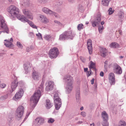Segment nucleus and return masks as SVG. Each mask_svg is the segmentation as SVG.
<instances>
[{"mask_svg":"<svg viewBox=\"0 0 126 126\" xmlns=\"http://www.w3.org/2000/svg\"><path fill=\"white\" fill-rule=\"evenodd\" d=\"M44 83L43 81H42L39 88L36 90L30 99V101L33 103L31 108L32 110L34 109L39 101L41 96V91L42 92L43 90Z\"/></svg>","mask_w":126,"mask_h":126,"instance_id":"nucleus-1","label":"nucleus"},{"mask_svg":"<svg viewBox=\"0 0 126 126\" xmlns=\"http://www.w3.org/2000/svg\"><path fill=\"white\" fill-rule=\"evenodd\" d=\"M66 84V92L68 94L71 93L73 89L74 80L73 78L69 75L64 76L63 78Z\"/></svg>","mask_w":126,"mask_h":126,"instance_id":"nucleus-2","label":"nucleus"},{"mask_svg":"<svg viewBox=\"0 0 126 126\" xmlns=\"http://www.w3.org/2000/svg\"><path fill=\"white\" fill-rule=\"evenodd\" d=\"M75 35V34L72 33V31H66L60 35L59 39L61 40L68 39L72 40Z\"/></svg>","mask_w":126,"mask_h":126,"instance_id":"nucleus-3","label":"nucleus"},{"mask_svg":"<svg viewBox=\"0 0 126 126\" xmlns=\"http://www.w3.org/2000/svg\"><path fill=\"white\" fill-rule=\"evenodd\" d=\"M8 11L11 15L16 16L17 18V16L19 15H21L20 14H18L19 10L16 6L14 5H11L8 8Z\"/></svg>","mask_w":126,"mask_h":126,"instance_id":"nucleus-4","label":"nucleus"},{"mask_svg":"<svg viewBox=\"0 0 126 126\" xmlns=\"http://www.w3.org/2000/svg\"><path fill=\"white\" fill-rule=\"evenodd\" d=\"M54 100L55 109L58 110L61 107L62 102L61 99L59 97L58 94L56 93L54 95Z\"/></svg>","mask_w":126,"mask_h":126,"instance_id":"nucleus-5","label":"nucleus"},{"mask_svg":"<svg viewBox=\"0 0 126 126\" xmlns=\"http://www.w3.org/2000/svg\"><path fill=\"white\" fill-rule=\"evenodd\" d=\"M24 112V108L22 106H19L17 109L15 113V117L16 119L19 120L22 117Z\"/></svg>","mask_w":126,"mask_h":126,"instance_id":"nucleus-6","label":"nucleus"},{"mask_svg":"<svg viewBox=\"0 0 126 126\" xmlns=\"http://www.w3.org/2000/svg\"><path fill=\"white\" fill-rule=\"evenodd\" d=\"M18 18L19 20L24 22H27L29 25L32 28L35 29L37 28L36 26L32 22L29 21L23 15H19L18 16Z\"/></svg>","mask_w":126,"mask_h":126,"instance_id":"nucleus-7","label":"nucleus"},{"mask_svg":"<svg viewBox=\"0 0 126 126\" xmlns=\"http://www.w3.org/2000/svg\"><path fill=\"white\" fill-rule=\"evenodd\" d=\"M59 54L58 50L57 48L54 47L50 49L49 51V57L51 59L56 58Z\"/></svg>","mask_w":126,"mask_h":126,"instance_id":"nucleus-8","label":"nucleus"},{"mask_svg":"<svg viewBox=\"0 0 126 126\" xmlns=\"http://www.w3.org/2000/svg\"><path fill=\"white\" fill-rule=\"evenodd\" d=\"M101 20V16L100 14L98 13L96 17L91 22L92 26L93 27H96L97 25H99Z\"/></svg>","mask_w":126,"mask_h":126,"instance_id":"nucleus-9","label":"nucleus"},{"mask_svg":"<svg viewBox=\"0 0 126 126\" xmlns=\"http://www.w3.org/2000/svg\"><path fill=\"white\" fill-rule=\"evenodd\" d=\"M113 71L117 74H120L122 73V69L120 66L117 64H115L113 65Z\"/></svg>","mask_w":126,"mask_h":126,"instance_id":"nucleus-10","label":"nucleus"},{"mask_svg":"<svg viewBox=\"0 0 126 126\" xmlns=\"http://www.w3.org/2000/svg\"><path fill=\"white\" fill-rule=\"evenodd\" d=\"M24 92L23 89H20L15 94L13 99L14 100H16L21 98Z\"/></svg>","mask_w":126,"mask_h":126,"instance_id":"nucleus-11","label":"nucleus"},{"mask_svg":"<svg viewBox=\"0 0 126 126\" xmlns=\"http://www.w3.org/2000/svg\"><path fill=\"white\" fill-rule=\"evenodd\" d=\"M42 11L45 13L49 15H54L56 17H58V14L55 13V12L52 11L51 10L47 8L46 7H44L42 9Z\"/></svg>","mask_w":126,"mask_h":126,"instance_id":"nucleus-12","label":"nucleus"},{"mask_svg":"<svg viewBox=\"0 0 126 126\" xmlns=\"http://www.w3.org/2000/svg\"><path fill=\"white\" fill-rule=\"evenodd\" d=\"M109 78L110 84L111 85L114 84L115 82V76L113 73H111L109 74Z\"/></svg>","mask_w":126,"mask_h":126,"instance_id":"nucleus-13","label":"nucleus"},{"mask_svg":"<svg viewBox=\"0 0 126 126\" xmlns=\"http://www.w3.org/2000/svg\"><path fill=\"white\" fill-rule=\"evenodd\" d=\"M23 12L24 15L27 17L32 20V19L33 16L32 14L27 9H23Z\"/></svg>","mask_w":126,"mask_h":126,"instance_id":"nucleus-14","label":"nucleus"},{"mask_svg":"<svg viewBox=\"0 0 126 126\" xmlns=\"http://www.w3.org/2000/svg\"><path fill=\"white\" fill-rule=\"evenodd\" d=\"M44 119L41 117H38L36 119L34 122L33 124L36 126L42 124L44 122Z\"/></svg>","mask_w":126,"mask_h":126,"instance_id":"nucleus-15","label":"nucleus"},{"mask_svg":"<svg viewBox=\"0 0 126 126\" xmlns=\"http://www.w3.org/2000/svg\"><path fill=\"white\" fill-rule=\"evenodd\" d=\"M47 84L46 88V90L47 91H49L52 90L53 88L54 83L53 81H49L47 82Z\"/></svg>","mask_w":126,"mask_h":126,"instance_id":"nucleus-16","label":"nucleus"},{"mask_svg":"<svg viewBox=\"0 0 126 126\" xmlns=\"http://www.w3.org/2000/svg\"><path fill=\"white\" fill-rule=\"evenodd\" d=\"M87 48L89 52V53L91 54H92V52L93 47L92 41L90 39L88 40L87 42Z\"/></svg>","mask_w":126,"mask_h":126,"instance_id":"nucleus-17","label":"nucleus"},{"mask_svg":"<svg viewBox=\"0 0 126 126\" xmlns=\"http://www.w3.org/2000/svg\"><path fill=\"white\" fill-rule=\"evenodd\" d=\"M0 22L1 28L7 27L6 22L3 17L0 15Z\"/></svg>","mask_w":126,"mask_h":126,"instance_id":"nucleus-18","label":"nucleus"},{"mask_svg":"<svg viewBox=\"0 0 126 126\" xmlns=\"http://www.w3.org/2000/svg\"><path fill=\"white\" fill-rule=\"evenodd\" d=\"M32 77L33 79L35 80H38L40 78V76L38 72L35 71L33 72Z\"/></svg>","mask_w":126,"mask_h":126,"instance_id":"nucleus-19","label":"nucleus"},{"mask_svg":"<svg viewBox=\"0 0 126 126\" xmlns=\"http://www.w3.org/2000/svg\"><path fill=\"white\" fill-rule=\"evenodd\" d=\"M18 84V82L16 80H15L12 82L11 86L12 92L15 90Z\"/></svg>","mask_w":126,"mask_h":126,"instance_id":"nucleus-20","label":"nucleus"},{"mask_svg":"<svg viewBox=\"0 0 126 126\" xmlns=\"http://www.w3.org/2000/svg\"><path fill=\"white\" fill-rule=\"evenodd\" d=\"M4 41L6 42H4V45L6 47L10 48H12L14 47V45L12 43L10 42L9 40L6 39Z\"/></svg>","mask_w":126,"mask_h":126,"instance_id":"nucleus-21","label":"nucleus"},{"mask_svg":"<svg viewBox=\"0 0 126 126\" xmlns=\"http://www.w3.org/2000/svg\"><path fill=\"white\" fill-rule=\"evenodd\" d=\"M101 118L103 120H108V116L105 111H104L102 112L101 113Z\"/></svg>","mask_w":126,"mask_h":126,"instance_id":"nucleus-22","label":"nucleus"},{"mask_svg":"<svg viewBox=\"0 0 126 126\" xmlns=\"http://www.w3.org/2000/svg\"><path fill=\"white\" fill-rule=\"evenodd\" d=\"M46 104L45 107L47 109H49L53 106V104L51 103L49 100H47L46 101Z\"/></svg>","mask_w":126,"mask_h":126,"instance_id":"nucleus-23","label":"nucleus"},{"mask_svg":"<svg viewBox=\"0 0 126 126\" xmlns=\"http://www.w3.org/2000/svg\"><path fill=\"white\" fill-rule=\"evenodd\" d=\"M40 17L41 19V20L43 22L46 23L48 22V20L46 16L41 15L40 16Z\"/></svg>","mask_w":126,"mask_h":126,"instance_id":"nucleus-24","label":"nucleus"},{"mask_svg":"<svg viewBox=\"0 0 126 126\" xmlns=\"http://www.w3.org/2000/svg\"><path fill=\"white\" fill-rule=\"evenodd\" d=\"M110 47L112 48H118L119 47V45L117 43L114 42L111 43L110 45Z\"/></svg>","mask_w":126,"mask_h":126,"instance_id":"nucleus-25","label":"nucleus"},{"mask_svg":"<svg viewBox=\"0 0 126 126\" xmlns=\"http://www.w3.org/2000/svg\"><path fill=\"white\" fill-rule=\"evenodd\" d=\"M107 52V51L106 48L103 49L101 52V55L103 57H105L106 55V53Z\"/></svg>","mask_w":126,"mask_h":126,"instance_id":"nucleus-26","label":"nucleus"},{"mask_svg":"<svg viewBox=\"0 0 126 126\" xmlns=\"http://www.w3.org/2000/svg\"><path fill=\"white\" fill-rule=\"evenodd\" d=\"M79 90L77 91L76 94V98L77 102H78L80 100V97L79 96Z\"/></svg>","mask_w":126,"mask_h":126,"instance_id":"nucleus-27","label":"nucleus"},{"mask_svg":"<svg viewBox=\"0 0 126 126\" xmlns=\"http://www.w3.org/2000/svg\"><path fill=\"white\" fill-rule=\"evenodd\" d=\"M90 64L89 66V68H92L94 70H96V69L95 67V64L92 61L90 62Z\"/></svg>","mask_w":126,"mask_h":126,"instance_id":"nucleus-28","label":"nucleus"},{"mask_svg":"<svg viewBox=\"0 0 126 126\" xmlns=\"http://www.w3.org/2000/svg\"><path fill=\"white\" fill-rule=\"evenodd\" d=\"M1 30H4V31H2V32L4 33L5 32H6L7 34H8L9 33V29H8V27H6L5 28H1Z\"/></svg>","mask_w":126,"mask_h":126,"instance_id":"nucleus-29","label":"nucleus"},{"mask_svg":"<svg viewBox=\"0 0 126 126\" xmlns=\"http://www.w3.org/2000/svg\"><path fill=\"white\" fill-rule=\"evenodd\" d=\"M118 126H126V123L124 120L120 121L119 122Z\"/></svg>","mask_w":126,"mask_h":126,"instance_id":"nucleus-30","label":"nucleus"},{"mask_svg":"<svg viewBox=\"0 0 126 126\" xmlns=\"http://www.w3.org/2000/svg\"><path fill=\"white\" fill-rule=\"evenodd\" d=\"M108 121V120H103L102 123L103 126H108L109 125V124Z\"/></svg>","mask_w":126,"mask_h":126,"instance_id":"nucleus-31","label":"nucleus"},{"mask_svg":"<svg viewBox=\"0 0 126 126\" xmlns=\"http://www.w3.org/2000/svg\"><path fill=\"white\" fill-rule=\"evenodd\" d=\"M84 25L82 24H79L77 26V29L78 30L80 31L81 29H83L84 28Z\"/></svg>","mask_w":126,"mask_h":126,"instance_id":"nucleus-32","label":"nucleus"},{"mask_svg":"<svg viewBox=\"0 0 126 126\" xmlns=\"http://www.w3.org/2000/svg\"><path fill=\"white\" fill-rule=\"evenodd\" d=\"M109 2L105 0H102V4L105 6H107L108 5Z\"/></svg>","mask_w":126,"mask_h":126,"instance_id":"nucleus-33","label":"nucleus"},{"mask_svg":"<svg viewBox=\"0 0 126 126\" xmlns=\"http://www.w3.org/2000/svg\"><path fill=\"white\" fill-rule=\"evenodd\" d=\"M114 10H112L111 8H110L108 10V12H109V14L110 15L113 14L114 12Z\"/></svg>","mask_w":126,"mask_h":126,"instance_id":"nucleus-34","label":"nucleus"},{"mask_svg":"<svg viewBox=\"0 0 126 126\" xmlns=\"http://www.w3.org/2000/svg\"><path fill=\"white\" fill-rule=\"evenodd\" d=\"M124 13L121 12H120L119 13V16L121 18V21H122V19L124 17Z\"/></svg>","mask_w":126,"mask_h":126,"instance_id":"nucleus-35","label":"nucleus"},{"mask_svg":"<svg viewBox=\"0 0 126 126\" xmlns=\"http://www.w3.org/2000/svg\"><path fill=\"white\" fill-rule=\"evenodd\" d=\"M104 29V27L103 26H99L98 28V30L100 33H102V31Z\"/></svg>","mask_w":126,"mask_h":126,"instance_id":"nucleus-36","label":"nucleus"},{"mask_svg":"<svg viewBox=\"0 0 126 126\" xmlns=\"http://www.w3.org/2000/svg\"><path fill=\"white\" fill-rule=\"evenodd\" d=\"M16 45L18 47L20 48L21 49L22 48L23 46L20 42H17Z\"/></svg>","mask_w":126,"mask_h":126,"instance_id":"nucleus-37","label":"nucleus"},{"mask_svg":"<svg viewBox=\"0 0 126 126\" xmlns=\"http://www.w3.org/2000/svg\"><path fill=\"white\" fill-rule=\"evenodd\" d=\"M54 119L51 118H50L48 119L47 122L49 123H52L54 121Z\"/></svg>","mask_w":126,"mask_h":126,"instance_id":"nucleus-38","label":"nucleus"},{"mask_svg":"<svg viewBox=\"0 0 126 126\" xmlns=\"http://www.w3.org/2000/svg\"><path fill=\"white\" fill-rule=\"evenodd\" d=\"M54 22L55 23L59 26H63V24L58 21L55 20L54 21Z\"/></svg>","mask_w":126,"mask_h":126,"instance_id":"nucleus-39","label":"nucleus"},{"mask_svg":"<svg viewBox=\"0 0 126 126\" xmlns=\"http://www.w3.org/2000/svg\"><path fill=\"white\" fill-rule=\"evenodd\" d=\"M51 37L49 35H46L44 36L45 38L47 40H48Z\"/></svg>","mask_w":126,"mask_h":126,"instance_id":"nucleus-40","label":"nucleus"},{"mask_svg":"<svg viewBox=\"0 0 126 126\" xmlns=\"http://www.w3.org/2000/svg\"><path fill=\"white\" fill-rule=\"evenodd\" d=\"M6 86V85L5 83H2L0 84V86L1 88H4Z\"/></svg>","mask_w":126,"mask_h":126,"instance_id":"nucleus-41","label":"nucleus"},{"mask_svg":"<svg viewBox=\"0 0 126 126\" xmlns=\"http://www.w3.org/2000/svg\"><path fill=\"white\" fill-rule=\"evenodd\" d=\"M92 68H90L89 71H87L88 73L87 74V76L88 77L92 73L91 69Z\"/></svg>","mask_w":126,"mask_h":126,"instance_id":"nucleus-42","label":"nucleus"},{"mask_svg":"<svg viewBox=\"0 0 126 126\" xmlns=\"http://www.w3.org/2000/svg\"><path fill=\"white\" fill-rule=\"evenodd\" d=\"M36 35L40 39L42 38V35L40 33H38V34H36Z\"/></svg>","mask_w":126,"mask_h":126,"instance_id":"nucleus-43","label":"nucleus"},{"mask_svg":"<svg viewBox=\"0 0 126 126\" xmlns=\"http://www.w3.org/2000/svg\"><path fill=\"white\" fill-rule=\"evenodd\" d=\"M47 0H38L39 2L44 3L47 2Z\"/></svg>","mask_w":126,"mask_h":126,"instance_id":"nucleus-44","label":"nucleus"},{"mask_svg":"<svg viewBox=\"0 0 126 126\" xmlns=\"http://www.w3.org/2000/svg\"><path fill=\"white\" fill-rule=\"evenodd\" d=\"M30 113V112H29V113H28V114H27L26 115V116L25 118H24V120L23 121V122L24 121H25L26 120V119L28 118V116L29 115Z\"/></svg>","mask_w":126,"mask_h":126,"instance_id":"nucleus-45","label":"nucleus"},{"mask_svg":"<svg viewBox=\"0 0 126 126\" xmlns=\"http://www.w3.org/2000/svg\"><path fill=\"white\" fill-rule=\"evenodd\" d=\"M18 85H19V86L21 87L22 86L23 83L22 82L20 81L19 82H18Z\"/></svg>","mask_w":126,"mask_h":126,"instance_id":"nucleus-46","label":"nucleus"},{"mask_svg":"<svg viewBox=\"0 0 126 126\" xmlns=\"http://www.w3.org/2000/svg\"><path fill=\"white\" fill-rule=\"evenodd\" d=\"M81 115L83 117H85L86 116V113L84 112L83 111L81 113Z\"/></svg>","mask_w":126,"mask_h":126,"instance_id":"nucleus-47","label":"nucleus"},{"mask_svg":"<svg viewBox=\"0 0 126 126\" xmlns=\"http://www.w3.org/2000/svg\"><path fill=\"white\" fill-rule=\"evenodd\" d=\"M24 67L25 70H27L28 69V67L26 64H24Z\"/></svg>","mask_w":126,"mask_h":126,"instance_id":"nucleus-48","label":"nucleus"},{"mask_svg":"<svg viewBox=\"0 0 126 126\" xmlns=\"http://www.w3.org/2000/svg\"><path fill=\"white\" fill-rule=\"evenodd\" d=\"M100 75L101 77H103L104 75V73L102 71L101 72L100 74Z\"/></svg>","mask_w":126,"mask_h":126,"instance_id":"nucleus-49","label":"nucleus"},{"mask_svg":"<svg viewBox=\"0 0 126 126\" xmlns=\"http://www.w3.org/2000/svg\"><path fill=\"white\" fill-rule=\"evenodd\" d=\"M29 35L31 37H33V33L32 32H30L29 33Z\"/></svg>","mask_w":126,"mask_h":126,"instance_id":"nucleus-50","label":"nucleus"},{"mask_svg":"<svg viewBox=\"0 0 126 126\" xmlns=\"http://www.w3.org/2000/svg\"><path fill=\"white\" fill-rule=\"evenodd\" d=\"M107 63H108V61H106L105 62V65L104 67H106L107 66Z\"/></svg>","mask_w":126,"mask_h":126,"instance_id":"nucleus-51","label":"nucleus"},{"mask_svg":"<svg viewBox=\"0 0 126 126\" xmlns=\"http://www.w3.org/2000/svg\"><path fill=\"white\" fill-rule=\"evenodd\" d=\"M94 78H93L91 81V84H93L94 83Z\"/></svg>","mask_w":126,"mask_h":126,"instance_id":"nucleus-52","label":"nucleus"},{"mask_svg":"<svg viewBox=\"0 0 126 126\" xmlns=\"http://www.w3.org/2000/svg\"><path fill=\"white\" fill-rule=\"evenodd\" d=\"M30 48L29 47H27L26 49V51L28 52H29L30 51Z\"/></svg>","mask_w":126,"mask_h":126,"instance_id":"nucleus-53","label":"nucleus"},{"mask_svg":"<svg viewBox=\"0 0 126 126\" xmlns=\"http://www.w3.org/2000/svg\"><path fill=\"white\" fill-rule=\"evenodd\" d=\"M118 32L119 33V34L120 35H122V32L121 30H119Z\"/></svg>","mask_w":126,"mask_h":126,"instance_id":"nucleus-54","label":"nucleus"},{"mask_svg":"<svg viewBox=\"0 0 126 126\" xmlns=\"http://www.w3.org/2000/svg\"><path fill=\"white\" fill-rule=\"evenodd\" d=\"M88 70V69L87 68H84V71L85 72H87Z\"/></svg>","mask_w":126,"mask_h":126,"instance_id":"nucleus-55","label":"nucleus"},{"mask_svg":"<svg viewBox=\"0 0 126 126\" xmlns=\"http://www.w3.org/2000/svg\"><path fill=\"white\" fill-rule=\"evenodd\" d=\"M9 41H10V42H11L12 43L13 41V39H12V38H10V40H9Z\"/></svg>","mask_w":126,"mask_h":126,"instance_id":"nucleus-56","label":"nucleus"},{"mask_svg":"<svg viewBox=\"0 0 126 126\" xmlns=\"http://www.w3.org/2000/svg\"><path fill=\"white\" fill-rule=\"evenodd\" d=\"M83 122L82 121H79L77 122V124H81Z\"/></svg>","mask_w":126,"mask_h":126,"instance_id":"nucleus-57","label":"nucleus"},{"mask_svg":"<svg viewBox=\"0 0 126 126\" xmlns=\"http://www.w3.org/2000/svg\"><path fill=\"white\" fill-rule=\"evenodd\" d=\"M30 49H33L34 48L32 46H30Z\"/></svg>","mask_w":126,"mask_h":126,"instance_id":"nucleus-58","label":"nucleus"},{"mask_svg":"<svg viewBox=\"0 0 126 126\" xmlns=\"http://www.w3.org/2000/svg\"><path fill=\"white\" fill-rule=\"evenodd\" d=\"M80 58V59L83 62H85L84 60H83V58L82 57H81Z\"/></svg>","mask_w":126,"mask_h":126,"instance_id":"nucleus-59","label":"nucleus"},{"mask_svg":"<svg viewBox=\"0 0 126 126\" xmlns=\"http://www.w3.org/2000/svg\"><path fill=\"white\" fill-rule=\"evenodd\" d=\"M105 22L104 21H102L101 23V25H103L104 24Z\"/></svg>","mask_w":126,"mask_h":126,"instance_id":"nucleus-60","label":"nucleus"},{"mask_svg":"<svg viewBox=\"0 0 126 126\" xmlns=\"http://www.w3.org/2000/svg\"><path fill=\"white\" fill-rule=\"evenodd\" d=\"M12 117L9 118H8V120H12Z\"/></svg>","mask_w":126,"mask_h":126,"instance_id":"nucleus-61","label":"nucleus"},{"mask_svg":"<svg viewBox=\"0 0 126 126\" xmlns=\"http://www.w3.org/2000/svg\"><path fill=\"white\" fill-rule=\"evenodd\" d=\"M69 2H72L73 0H67Z\"/></svg>","mask_w":126,"mask_h":126,"instance_id":"nucleus-62","label":"nucleus"},{"mask_svg":"<svg viewBox=\"0 0 126 126\" xmlns=\"http://www.w3.org/2000/svg\"><path fill=\"white\" fill-rule=\"evenodd\" d=\"M83 107H81V108H80V110H83Z\"/></svg>","mask_w":126,"mask_h":126,"instance_id":"nucleus-63","label":"nucleus"},{"mask_svg":"<svg viewBox=\"0 0 126 126\" xmlns=\"http://www.w3.org/2000/svg\"><path fill=\"white\" fill-rule=\"evenodd\" d=\"M92 125H93V126H94V123H93L92 124H91L90 125L91 126Z\"/></svg>","mask_w":126,"mask_h":126,"instance_id":"nucleus-64","label":"nucleus"}]
</instances>
